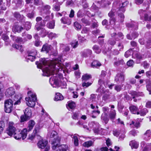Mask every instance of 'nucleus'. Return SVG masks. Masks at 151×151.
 Wrapping results in <instances>:
<instances>
[{"label": "nucleus", "instance_id": "obj_1", "mask_svg": "<svg viewBox=\"0 0 151 151\" xmlns=\"http://www.w3.org/2000/svg\"><path fill=\"white\" fill-rule=\"evenodd\" d=\"M40 62H36L38 68L42 69L43 75L45 76H49L50 75H53L54 71H59V68L56 67H58V64H57L56 62H53L50 64V62L46 60L44 58L40 59Z\"/></svg>", "mask_w": 151, "mask_h": 151}, {"label": "nucleus", "instance_id": "obj_2", "mask_svg": "<svg viewBox=\"0 0 151 151\" xmlns=\"http://www.w3.org/2000/svg\"><path fill=\"white\" fill-rule=\"evenodd\" d=\"M128 4L129 1L126 0H119L118 2L115 1L114 2L112 9L108 14L109 16L110 17V24H114L116 22V19L113 17L115 15L116 11L115 8L119 9V11H121L124 12L125 10L124 8L127 6Z\"/></svg>", "mask_w": 151, "mask_h": 151}, {"label": "nucleus", "instance_id": "obj_3", "mask_svg": "<svg viewBox=\"0 0 151 151\" xmlns=\"http://www.w3.org/2000/svg\"><path fill=\"white\" fill-rule=\"evenodd\" d=\"M21 98H19L18 95H16L13 99V101L11 99L6 100L5 102V111L6 113H11L13 109L14 101H16L14 103V105L19 104L21 103L20 99Z\"/></svg>", "mask_w": 151, "mask_h": 151}, {"label": "nucleus", "instance_id": "obj_4", "mask_svg": "<svg viewBox=\"0 0 151 151\" xmlns=\"http://www.w3.org/2000/svg\"><path fill=\"white\" fill-rule=\"evenodd\" d=\"M48 134L51 138H54L51 142L52 148L53 150H55L56 147L60 143L61 139L60 137H59L57 132L54 131H52L50 132Z\"/></svg>", "mask_w": 151, "mask_h": 151}, {"label": "nucleus", "instance_id": "obj_5", "mask_svg": "<svg viewBox=\"0 0 151 151\" xmlns=\"http://www.w3.org/2000/svg\"><path fill=\"white\" fill-rule=\"evenodd\" d=\"M27 93L28 97L25 98L26 104L29 107H33L35 105L37 100L36 95L35 93L31 91H29Z\"/></svg>", "mask_w": 151, "mask_h": 151}, {"label": "nucleus", "instance_id": "obj_6", "mask_svg": "<svg viewBox=\"0 0 151 151\" xmlns=\"http://www.w3.org/2000/svg\"><path fill=\"white\" fill-rule=\"evenodd\" d=\"M27 130L26 128H24L21 131L15 132L14 134V137L16 139H19L22 138L24 139L27 137Z\"/></svg>", "mask_w": 151, "mask_h": 151}, {"label": "nucleus", "instance_id": "obj_7", "mask_svg": "<svg viewBox=\"0 0 151 151\" xmlns=\"http://www.w3.org/2000/svg\"><path fill=\"white\" fill-rule=\"evenodd\" d=\"M49 81L53 87H56V86H59L60 85L62 86L64 88L66 87V84L65 82L63 83L60 82L57 78L55 76L51 77Z\"/></svg>", "mask_w": 151, "mask_h": 151}, {"label": "nucleus", "instance_id": "obj_8", "mask_svg": "<svg viewBox=\"0 0 151 151\" xmlns=\"http://www.w3.org/2000/svg\"><path fill=\"white\" fill-rule=\"evenodd\" d=\"M13 122H10L9 124V126L6 129V132L9 136H12L16 131V129L14 127Z\"/></svg>", "mask_w": 151, "mask_h": 151}, {"label": "nucleus", "instance_id": "obj_9", "mask_svg": "<svg viewBox=\"0 0 151 151\" xmlns=\"http://www.w3.org/2000/svg\"><path fill=\"white\" fill-rule=\"evenodd\" d=\"M138 13L140 15L141 19H144L145 21H151V16H149L145 12V11L140 9L138 11Z\"/></svg>", "mask_w": 151, "mask_h": 151}, {"label": "nucleus", "instance_id": "obj_10", "mask_svg": "<svg viewBox=\"0 0 151 151\" xmlns=\"http://www.w3.org/2000/svg\"><path fill=\"white\" fill-rule=\"evenodd\" d=\"M45 23H41L40 24V26L36 25L35 26V29L37 31L40 30V35L42 37H45L48 33V32L46 30L43 28H41V26H45Z\"/></svg>", "mask_w": 151, "mask_h": 151}, {"label": "nucleus", "instance_id": "obj_11", "mask_svg": "<svg viewBox=\"0 0 151 151\" xmlns=\"http://www.w3.org/2000/svg\"><path fill=\"white\" fill-rule=\"evenodd\" d=\"M47 141L45 140H40L37 143L38 146L39 148L41 149H43L46 147L44 151H48L50 149V147L47 145Z\"/></svg>", "mask_w": 151, "mask_h": 151}, {"label": "nucleus", "instance_id": "obj_12", "mask_svg": "<svg viewBox=\"0 0 151 151\" xmlns=\"http://www.w3.org/2000/svg\"><path fill=\"white\" fill-rule=\"evenodd\" d=\"M40 126L36 125L35 128L33 132L31 134L29 135L28 139L32 140L36 135L38 136L37 134L39 132Z\"/></svg>", "mask_w": 151, "mask_h": 151}, {"label": "nucleus", "instance_id": "obj_13", "mask_svg": "<svg viewBox=\"0 0 151 151\" xmlns=\"http://www.w3.org/2000/svg\"><path fill=\"white\" fill-rule=\"evenodd\" d=\"M96 4H93L91 6V8L96 12H97L99 9L101 8H105L107 7V5H101L100 1H98L96 3Z\"/></svg>", "mask_w": 151, "mask_h": 151}, {"label": "nucleus", "instance_id": "obj_14", "mask_svg": "<svg viewBox=\"0 0 151 151\" xmlns=\"http://www.w3.org/2000/svg\"><path fill=\"white\" fill-rule=\"evenodd\" d=\"M124 81V76L123 73H118L116 76L115 81L117 83H122Z\"/></svg>", "mask_w": 151, "mask_h": 151}, {"label": "nucleus", "instance_id": "obj_15", "mask_svg": "<svg viewBox=\"0 0 151 151\" xmlns=\"http://www.w3.org/2000/svg\"><path fill=\"white\" fill-rule=\"evenodd\" d=\"M130 93L132 96V98L134 99V102H137V100L136 99H134L135 97L138 96H143L144 94L142 92H137L134 91H130Z\"/></svg>", "mask_w": 151, "mask_h": 151}, {"label": "nucleus", "instance_id": "obj_16", "mask_svg": "<svg viewBox=\"0 0 151 151\" xmlns=\"http://www.w3.org/2000/svg\"><path fill=\"white\" fill-rule=\"evenodd\" d=\"M15 93L14 89L13 88L10 87L6 89L5 92V94L7 97H9L14 95Z\"/></svg>", "mask_w": 151, "mask_h": 151}, {"label": "nucleus", "instance_id": "obj_17", "mask_svg": "<svg viewBox=\"0 0 151 151\" xmlns=\"http://www.w3.org/2000/svg\"><path fill=\"white\" fill-rule=\"evenodd\" d=\"M111 36L114 37L116 40L117 41L123 39L124 38V35L121 32H119L116 34V33H113L111 34Z\"/></svg>", "mask_w": 151, "mask_h": 151}, {"label": "nucleus", "instance_id": "obj_18", "mask_svg": "<svg viewBox=\"0 0 151 151\" xmlns=\"http://www.w3.org/2000/svg\"><path fill=\"white\" fill-rule=\"evenodd\" d=\"M24 29L23 27L17 24L14 25L13 27L12 30L13 32L19 33Z\"/></svg>", "mask_w": 151, "mask_h": 151}, {"label": "nucleus", "instance_id": "obj_19", "mask_svg": "<svg viewBox=\"0 0 151 151\" xmlns=\"http://www.w3.org/2000/svg\"><path fill=\"white\" fill-rule=\"evenodd\" d=\"M126 26L128 28H134L135 29H137L138 28V24L134 21L131 22V23H126Z\"/></svg>", "mask_w": 151, "mask_h": 151}, {"label": "nucleus", "instance_id": "obj_20", "mask_svg": "<svg viewBox=\"0 0 151 151\" xmlns=\"http://www.w3.org/2000/svg\"><path fill=\"white\" fill-rule=\"evenodd\" d=\"M57 147H58L59 151H69L68 146L66 145H62L59 146L58 145L56 148Z\"/></svg>", "mask_w": 151, "mask_h": 151}, {"label": "nucleus", "instance_id": "obj_21", "mask_svg": "<svg viewBox=\"0 0 151 151\" xmlns=\"http://www.w3.org/2000/svg\"><path fill=\"white\" fill-rule=\"evenodd\" d=\"M129 109L131 113L133 114H137V112H139L138 108L136 106L132 105L129 107Z\"/></svg>", "mask_w": 151, "mask_h": 151}, {"label": "nucleus", "instance_id": "obj_22", "mask_svg": "<svg viewBox=\"0 0 151 151\" xmlns=\"http://www.w3.org/2000/svg\"><path fill=\"white\" fill-rule=\"evenodd\" d=\"M52 47L51 45L46 44L44 45L42 48V51H45L47 52H48L50 50Z\"/></svg>", "mask_w": 151, "mask_h": 151}, {"label": "nucleus", "instance_id": "obj_23", "mask_svg": "<svg viewBox=\"0 0 151 151\" xmlns=\"http://www.w3.org/2000/svg\"><path fill=\"white\" fill-rule=\"evenodd\" d=\"M35 124V122L33 120H31L29 122L28 126L27 128V132L31 130Z\"/></svg>", "mask_w": 151, "mask_h": 151}, {"label": "nucleus", "instance_id": "obj_24", "mask_svg": "<svg viewBox=\"0 0 151 151\" xmlns=\"http://www.w3.org/2000/svg\"><path fill=\"white\" fill-rule=\"evenodd\" d=\"M124 16L122 13H120L119 12L118 13L117 22H123L124 21Z\"/></svg>", "mask_w": 151, "mask_h": 151}, {"label": "nucleus", "instance_id": "obj_25", "mask_svg": "<svg viewBox=\"0 0 151 151\" xmlns=\"http://www.w3.org/2000/svg\"><path fill=\"white\" fill-rule=\"evenodd\" d=\"M101 65V63L98 61L94 60L91 64V66L93 68H97Z\"/></svg>", "mask_w": 151, "mask_h": 151}, {"label": "nucleus", "instance_id": "obj_26", "mask_svg": "<svg viewBox=\"0 0 151 151\" xmlns=\"http://www.w3.org/2000/svg\"><path fill=\"white\" fill-rule=\"evenodd\" d=\"M61 22L64 24H67L69 25L71 23L70 19L68 17L62 18L60 20Z\"/></svg>", "mask_w": 151, "mask_h": 151}, {"label": "nucleus", "instance_id": "obj_27", "mask_svg": "<svg viewBox=\"0 0 151 151\" xmlns=\"http://www.w3.org/2000/svg\"><path fill=\"white\" fill-rule=\"evenodd\" d=\"M129 145L131 146L132 149H137L138 147L139 143L135 140H132L130 142Z\"/></svg>", "mask_w": 151, "mask_h": 151}, {"label": "nucleus", "instance_id": "obj_28", "mask_svg": "<svg viewBox=\"0 0 151 151\" xmlns=\"http://www.w3.org/2000/svg\"><path fill=\"white\" fill-rule=\"evenodd\" d=\"M140 119H137L136 120H135L134 121H132V122L130 124V125H134L135 127H136L137 128H138L140 126Z\"/></svg>", "mask_w": 151, "mask_h": 151}, {"label": "nucleus", "instance_id": "obj_29", "mask_svg": "<svg viewBox=\"0 0 151 151\" xmlns=\"http://www.w3.org/2000/svg\"><path fill=\"white\" fill-rule=\"evenodd\" d=\"M148 112V110L146 108H144L141 109L139 111L137 112V114H140L141 116H144L146 115Z\"/></svg>", "mask_w": 151, "mask_h": 151}, {"label": "nucleus", "instance_id": "obj_30", "mask_svg": "<svg viewBox=\"0 0 151 151\" xmlns=\"http://www.w3.org/2000/svg\"><path fill=\"white\" fill-rule=\"evenodd\" d=\"M144 138L148 140L151 138V132L150 130H147L144 134Z\"/></svg>", "mask_w": 151, "mask_h": 151}, {"label": "nucleus", "instance_id": "obj_31", "mask_svg": "<svg viewBox=\"0 0 151 151\" xmlns=\"http://www.w3.org/2000/svg\"><path fill=\"white\" fill-rule=\"evenodd\" d=\"M116 115L115 111L114 110L110 112L109 114V117L111 120H113L115 119Z\"/></svg>", "mask_w": 151, "mask_h": 151}, {"label": "nucleus", "instance_id": "obj_32", "mask_svg": "<svg viewBox=\"0 0 151 151\" xmlns=\"http://www.w3.org/2000/svg\"><path fill=\"white\" fill-rule=\"evenodd\" d=\"M24 115L27 117L30 118L32 115V111L29 108H26L24 112Z\"/></svg>", "mask_w": 151, "mask_h": 151}, {"label": "nucleus", "instance_id": "obj_33", "mask_svg": "<svg viewBox=\"0 0 151 151\" xmlns=\"http://www.w3.org/2000/svg\"><path fill=\"white\" fill-rule=\"evenodd\" d=\"M63 97L62 95L60 93H57L56 94L54 100L55 101H60L63 100Z\"/></svg>", "mask_w": 151, "mask_h": 151}, {"label": "nucleus", "instance_id": "obj_34", "mask_svg": "<svg viewBox=\"0 0 151 151\" xmlns=\"http://www.w3.org/2000/svg\"><path fill=\"white\" fill-rule=\"evenodd\" d=\"M55 26V21L54 20L48 22L46 25L47 27L50 29H54Z\"/></svg>", "mask_w": 151, "mask_h": 151}, {"label": "nucleus", "instance_id": "obj_35", "mask_svg": "<svg viewBox=\"0 0 151 151\" xmlns=\"http://www.w3.org/2000/svg\"><path fill=\"white\" fill-rule=\"evenodd\" d=\"M13 40L16 42L18 43H23L27 40H22V38L16 37H14Z\"/></svg>", "mask_w": 151, "mask_h": 151}, {"label": "nucleus", "instance_id": "obj_36", "mask_svg": "<svg viewBox=\"0 0 151 151\" xmlns=\"http://www.w3.org/2000/svg\"><path fill=\"white\" fill-rule=\"evenodd\" d=\"M14 17L19 20H23L24 18L22 15H20L19 12H15L14 14Z\"/></svg>", "mask_w": 151, "mask_h": 151}, {"label": "nucleus", "instance_id": "obj_37", "mask_svg": "<svg viewBox=\"0 0 151 151\" xmlns=\"http://www.w3.org/2000/svg\"><path fill=\"white\" fill-rule=\"evenodd\" d=\"M93 143V142L91 140L88 141L84 142L83 144V146L84 147H88L90 146H92Z\"/></svg>", "mask_w": 151, "mask_h": 151}, {"label": "nucleus", "instance_id": "obj_38", "mask_svg": "<svg viewBox=\"0 0 151 151\" xmlns=\"http://www.w3.org/2000/svg\"><path fill=\"white\" fill-rule=\"evenodd\" d=\"M101 119L104 121L106 124L108 123L109 120V119L108 118L106 114H102L101 116Z\"/></svg>", "mask_w": 151, "mask_h": 151}, {"label": "nucleus", "instance_id": "obj_39", "mask_svg": "<svg viewBox=\"0 0 151 151\" xmlns=\"http://www.w3.org/2000/svg\"><path fill=\"white\" fill-rule=\"evenodd\" d=\"M12 47L17 50H19L20 52H22L23 51V48L22 45H18L14 44L12 45Z\"/></svg>", "mask_w": 151, "mask_h": 151}, {"label": "nucleus", "instance_id": "obj_40", "mask_svg": "<svg viewBox=\"0 0 151 151\" xmlns=\"http://www.w3.org/2000/svg\"><path fill=\"white\" fill-rule=\"evenodd\" d=\"M134 53H133L132 50L130 49L125 52L124 56L126 58H127L132 55L133 56V54H134Z\"/></svg>", "mask_w": 151, "mask_h": 151}, {"label": "nucleus", "instance_id": "obj_41", "mask_svg": "<svg viewBox=\"0 0 151 151\" xmlns=\"http://www.w3.org/2000/svg\"><path fill=\"white\" fill-rule=\"evenodd\" d=\"M92 48L94 51L96 53L99 54L101 52V50L99 49V47L96 45H94Z\"/></svg>", "mask_w": 151, "mask_h": 151}, {"label": "nucleus", "instance_id": "obj_42", "mask_svg": "<svg viewBox=\"0 0 151 151\" xmlns=\"http://www.w3.org/2000/svg\"><path fill=\"white\" fill-rule=\"evenodd\" d=\"M31 24L29 22H27L24 24V28L27 30H29L31 27Z\"/></svg>", "mask_w": 151, "mask_h": 151}, {"label": "nucleus", "instance_id": "obj_43", "mask_svg": "<svg viewBox=\"0 0 151 151\" xmlns=\"http://www.w3.org/2000/svg\"><path fill=\"white\" fill-rule=\"evenodd\" d=\"M91 78V76L87 74L83 76L82 78L83 81H86Z\"/></svg>", "mask_w": 151, "mask_h": 151}, {"label": "nucleus", "instance_id": "obj_44", "mask_svg": "<svg viewBox=\"0 0 151 151\" xmlns=\"http://www.w3.org/2000/svg\"><path fill=\"white\" fill-rule=\"evenodd\" d=\"M48 36L49 38L52 39L57 37L58 36V35L53 32H51L48 34Z\"/></svg>", "mask_w": 151, "mask_h": 151}, {"label": "nucleus", "instance_id": "obj_45", "mask_svg": "<svg viewBox=\"0 0 151 151\" xmlns=\"http://www.w3.org/2000/svg\"><path fill=\"white\" fill-rule=\"evenodd\" d=\"M37 52L35 50H33L28 52V55H31L32 57L35 56L37 54Z\"/></svg>", "mask_w": 151, "mask_h": 151}, {"label": "nucleus", "instance_id": "obj_46", "mask_svg": "<svg viewBox=\"0 0 151 151\" xmlns=\"http://www.w3.org/2000/svg\"><path fill=\"white\" fill-rule=\"evenodd\" d=\"M111 97V95H110V93L109 94H105L102 97V99L104 101H106L109 99H110Z\"/></svg>", "mask_w": 151, "mask_h": 151}, {"label": "nucleus", "instance_id": "obj_47", "mask_svg": "<svg viewBox=\"0 0 151 151\" xmlns=\"http://www.w3.org/2000/svg\"><path fill=\"white\" fill-rule=\"evenodd\" d=\"M68 107L71 109H74L76 106V104L74 102L71 101L68 104Z\"/></svg>", "mask_w": 151, "mask_h": 151}, {"label": "nucleus", "instance_id": "obj_48", "mask_svg": "<svg viewBox=\"0 0 151 151\" xmlns=\"http://www.w3.org/2000/svg\"><path fill=\"white\" fill-rule=\"evenodd\" d=\"M119 60L116 57L114 58V65L115 66H118L120 65Z\"/></svg>", "mask_w": 151, "mask_h": 151}, {"label": "nucleus", "instance_id": "obj_49", "mask_svg": "<svg viewBox=\"0 0 151 151\" xmlns=\"http://www.w3.org/2000/svg\"><path fill=\"white\" fill-rule=\"evenodd\" d=\"M74 25L77 30H80L81 28V25L77 22H75L74 23Z\"/></svg>", "mask_w": 151, "mask_h": 151}, {"label": "nucleus", "instance_id": "obj_50", "mask_svg": "<svg viewBox=\"0 0 151 151\" xmlns=\"http://www.w3.org/2000/svg\"><path fill=\"white\" fill-rule=\"evenodd\" d=\"M133 57L139 59H141L142 58V55L138 53L133 54Z\"/></svg>", "mask_w": 151, "mask_h": 151}, {"label": "nucleus", "instance_id": "obj_51", "mask_svg": "<svg viewBox=\"0 0 151 151\" xmlns=\"http://www.w3.org/2000/svg\"><path fill=\"white\" fill-rule=\"evenodd\" d=\"M35 58V56L32 57V56H31V55H28L26 57V59L27 62L29 61V60L32 62L34 60Z\"/></svg>", "mask_w": 151, "mask_h": 151}, {"label": "nucleus", "instance_id": "obj_52", "mask_svg": "<svg viewBox=\"0 0 151 151\" xmlns=\"http://www.w3.org/2000/svg\"><path fill=\"white\" fill-rule=\"evenodd\" d=\"M42 20V18L40 17H37L36 18V22H37L36 23V25H37L38 26H40V24L41 23H42L41 22L39 23V22L41 21Z\"/></svg>", "mask_w": 151, "mask_h": 151}, {"label": "nucleus", "instance_id": "obj_53", "mask_svg": "<svg viewBox=\"0 0 151 151\" xmlns=\"http://www.w3.org/2000/svg\"><path fill=\"white\" fill-rule=\"evenodd\" d=\"M29 118L27 117L25 115H22L21 116L20 119V121L21 122H23L25 121H26Z\"/></svg>", "mask_w": 151, "mask_h": 151}, {"label": "nucleus", "instance_id": "obj_54", "mask_svg": "<svg viewBox=\"0 0 151 151\" xmlns=\"http://www.w3.org/2000/svg\"><path fill=\"white\" fill-rule=\"evenodd\" d=\"M53 10L56 11H58L60 10V6L57 4L54 5Z\"/></svg>", "mask_w": 151, "mask_h": 151}, {"label": "nucleus", "instance_id": "obj_55", "mask_svg": "<svg viewBox=\"0 0 151 151\" xmlns=\"http://www.w3.org/2000/svg\"><path fill=\"white\" fill-rule=\"evenodd\" d=\"M74 144L75 146H77L78 145V137L76 136H73Z\"/></svg>", "mask_w": 151, "mask_h": 151}, {"label": "nucleus", "instance_id": "obj_56", "mask_svg": "<svg viewBox=\"0 0 151 151\" xmlns=\"http://www.w3.org/2000/svg\"><path fill=\"white\" fill-rule=\"evenodd\" d=\"M35 4L36 5H40L42 4V3L41 0H35L34 2Z\"/></svg>", "mask_w": 151, "mask_h": 151}, {"label": "nucleus", "instance_id": "obj_57", "mask_svg": "<svg viewBox=\"0 0 151 151\" xmlns=\"http://www.w3.org/2000/svg\"><path fill=\"white\" fill-rule=\"evenodd\" d=\"M71 45L73 48H75L78 45V41H74L72 42Z\"/></svg>", "mask_w": 151, "mask_h": 151}, {"label": "nucleus", "instance_id": "obj_58", "mask_svg": "<svg viewBox=\"0 0 151 151\" xmlns=\"http://www.w3.org/2000/svg\"><path fill=\"white\" fill-rule=\"evenodd\" d=\"M134 63L133 61L132 60H130L128 61L127 63V65L129 66H132Z\"/></svg>", "mask_w": 151, "mask_h": 151}, {"label": "nucleus", "instance_id": "obj_59", "mask_svg": "<svg viewBox=\"0 0 151 151\" xmlns=\"http://www.w3.org/2000/svg\"><path fill=\"white\" fill-rule=\"evenodd\" d=\"M50 6L48 5H46L45 6H44V10L45 11L46 10L47 13H50V12L49 11V10L50 9Z\"/></svg>", "mask_w": 151, "mask_h": 151}, {"label": "nucleus", "instance_id": "obj_60", "mask_svg": "<svg viewBox=\"0 0 151 151\" xmlns=\"http://www.w3.org/2000/svg\"><path fill=\"white\" fill-rule=\"evenodd\" d=\"M122 88V86L120 85H117L115 87L114 89L117 92L119 91H121Z\"/></svg>", "mask_w": 151, "mask_h": 151}, {"label": "nucleus", "instance_id": "obj_61", "mask_svg": "<svg viewBox=\"0 0 151 151\" xmlns=\"http://www.w3.org/2000/svg\"><path fill=\"white\" fill-rule=\"evenodd\" d=\"M146 46L147 48H151V39L147 41Z\"/></svg>", "mask_w": 151, "mask_h": 151}, {"label": "nucleus", "instance_id": "obj_62", "mask_svg": "<svg viewBox=\"0 0 151 151\" xmlns=\"http://www.w3.org/2000/svg\"><path fill=\"white\" fill-rule=\"evenodd\" d=\"M72 118L75 120L78 119V114L76 113H73L72 114Z\"/></svg>", "mask_w": 151, "mask_h": 151}, {"label": "nucleus", "instance_id": "obj_63", "mask_svg": "<svg viewBox=\"0 0 151 151\" xmlns=\"http://www.w3.org/2000/svg\"><path fill=\"white\" fill-rule=\"evenodd\" d=\"M118 49L120 51H121L123 50L124 48V46L123 45L122 43H119L118 45Z\"/></svg>", "mask_w": 151, "mask_h": 151}, {"label": "nucleus", "instance_id": "obj_64", "mask_svg": "<svg viewBox=\"0 0 151 151\" xmlns=\"http://www.w3.org/2000/svg\"><path fill=\"white\" fill-rule=\"evenodd\" d=\"M91 84V83L89 82H87L86 83L85 82H83L82 83V86L83 87H87L90 86Z\"/></svg>", "mask_w": 151, "mask_h": 151}]
</instances>
